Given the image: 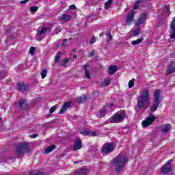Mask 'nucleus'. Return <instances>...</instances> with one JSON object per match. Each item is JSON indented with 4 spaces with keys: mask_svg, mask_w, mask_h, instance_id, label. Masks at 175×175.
Here are the masks:
<instances>
[{
    "mask_svg": "<svg viewBox=\"0 0 175 175\" xmlns=\"http://www.w3.org/2000/svg\"><path fill=\"white\" fill-rule=\"evenodd\" d=\"M59 20L63 23H68V21H70V20H72V16L69 14H62L59 17Z\"/></svg>",
    "mask_w": 175,
    "mask_h": 175,
    "instance_id": "6ab92c4d",
    "label": "nucleus"
},
{
    "mask_svg": "<svg viewBox=\"0 0 175 175\" xmlns=\"http://www.w3.org/2000/svg\"><path fill=\"white\" fill-rule=\"evenodd\" d=\"M133 85H135V79H131L129 82V88H133Z\"/></svg>",
    "mask_w": 175,
    "mask_h": 175,
    "instance_id": "f704fd0d",
    "label": "nucleus"
},
{
    "mask_svg": "<svg viewBox=\"0 0 175 175\" xmlns=\"http://www.w3.org/2000/svg\"><path fill=\"white\" fill-rule=\"evenodd\" d=\"M31 139H35V137H38V134H33L31 136Z\"/></svg>",
    "mask_w": 175,
    "mask_h": 175,
    "instance_id": "3c124183",
    "label": "nucleus"
},
{
    "mask_svg": "<svg viewBox=\"0 0 175 175\" xmlns=\"http://www.w3.org/2000/svg\"><path fill=\"white\" fill-rule=\"evenodd\" d=\"M113 1H114V0H108L105 3V8L106 9V10H107V9H109V8H110V6H111V3H113Z\"/></svg>",
    "mask_w": 175,
    "mask_h": 175,
    "instance_id": "cd10ccee",
    "label": "nucleus"
},
{
    "mask_svg": "<svg viewBox=\"0 0 175 175\" xmlns=\"http://www.w3.org/2000/svg\"><path fill=\"white\" fill-rule=\"evenodd\" d=\"M126 163H128V158L123 154H119L112 162V165L116 167L115 171L116 172L123 170Z\"/></svg>",
    "mask_w": 175,
    "mask_h": 175,
    "instance_id": "f03ea898",
    "label": "nucleus"
},
{
    "mask_svg": "<svg viewBox=\"0 0 175 175\" xmlns=\"http://www.w3.org/2000/svg\"><path fill=\"white\" fill-rule=\"evenodd\" d=\"M63 62H64V64H62V66L66 67V64H68V62H69V59H68V58H64V59H63Z\"/></svg>",
    "mask_w": 175,
    "mask_h": 175,
    "instance_id": "58836bf2",
    "label": "nucleus"
},
{
    "mask_svg": "<svg viewBox=\"0 0 175 175\" xmlns=\"http://www.w3.org/2000/svg\"><path fill=\"white\" fill-rule=\"evenodd\" d=\"M165 10L169 12V14H170V8H169V5L165 6Z\"/></svg>",
    "mask_w": 175,
    "mask_h": 175,
    "instance_id": "09e8293b",
    "label": "nucleus"
},
{
    "mask_svg": "<svg viewBox=\"0 0 175 175\" xmlns=\"http://www.w3.org/2000/svg\"><path fill=\"white\" fill-rule=\"evenodd\" d=\"M77 103H84V102L87 101V96H83L76 98Z\"/></svg>",
    "mask_w": 175,
    "mask_h": 175,
    "instance_id": "393cba45",
    "label": "nucleus"
},
{
    "mask_svg": "<svg viewBox=\"0 0 175 175\" xmlns=\"http://www.w3.org/2000/svg\"><path fill=\"white\" fill-rule=\"evenodd\" d=\"M73 58L76 59L77 58V56L76 55H73Z\"/></svg>",
    "mask_w": 175,
    "mask_h": 175,
    "instance_id": "864d4df0",
    "label": "nucleus"
},
{
    "mask_svg": "<svg viewBox=\"0 0 175 175\" xmlns=\"http://www.w3.org/2000/svg\"><path fill=\"white\" fill-rule=\"evenodd\" d=\"M139 33H140V29H135L133 32V36H137V35H139Z\"/></svg>",
    "mask_w": 175,
    "mask_h": 175,
    "instance_id": "e433bc0d",
    "label": "nucleus"
},
{
    "mask_svg": "<svg viewBox=\"0 0 175 175\" xmlns=\"http://www.w3.org/2000/svg\"><path fill=\"white\" fill-rule=\"evenodd\" d=\"M170 39H175V29L170 28Z\"/></svg>",
    "mask_w": 175,
    "mask_h": 175,
    "instance_id": "c85d7f7f",
    "label": "nucleus"
},
{
    "mask_svg": "<svg viewBox=\"0 0 175 175\" xmlns=\"http://www.w3.org/2000/svg\"><path fill=\"white\" fill-rule=\"evenodd\" d=\"M19 109L21 110H28L29 109V106L27 103V100H24V98H21L18 101Z\"/></svg>",
    "mask_w": 175,
    "mask_h": 175,
    "instance_id": "f8f14e48",
    "label": "nucleus"
},
{
    "mask_svg": "<svg viewBox=\"0 0 175 175\" xmlns=\"http://www.w3.org/2000/svg\"><path fill=\"white\" fill-rule=\"evenodd\" d=\"M161 100H162V97H161V90H157L154 92V94L153 96V104L150 107L151 113H154V111H157V110L158 109V107L159 106Z\"/></svg>",
    "mask_w": 175,
    "mask_h": 175,
    "instance_id": "20e7f679",
    "label": "nucleus"
},
{
    "mask_svg": "<svg viewBox=\"0 0 175 175\" xmlns=\"http://www.w3.org/2000/svg\"><path fill=\"white\" fill-rule=\"evenodd\" d=\"M29 175H44L43 172H30Z\"/></svg>",
    "mask_w": 175,
    "mask_h": 175,
    "instance_id": "c9c22d12",
    "label": "nucleus"
},
{
    "mask_svg": "<svg viewBox=\"0 0 175 175\" xmlns=\"http://www.w3.org/2000/svg\"><path fill=\"white\" fill-rule=\"evenodd\" d=\"M113 106H114V104L113 103L107 105L105 109H101L99 113L96 115V117H98V118H102L105 117V116H106L107 113H110V111H113V108H112Z\"/></svg>",
    "mask_w": 175,
    "mask_h": 175,
    "instance_id": "6e6552de",
    "label": "nucleus"
},
{
    "mask_svg": "<svg viewBox=\"0 0 175 175\" xmlns=\"http://www.w3.org/2000/svg\"><path fill=\"white\" fill-rule=\"evenodd\" d=\"M81 147V139H80V138L76 139L74 142L73 151H77V150H80Z\"/></svg>",
    "mask_w": 175,
    "mask_h": 175,
    "instance_id": "dca6fc26",
    "label": "nucleus"
},
{
    "mask_svg": "<svg viewBox=\"0 0 175 175\" xmlns=\"http://www.w3.org/2000/svg\"><path fill=\"white\" fill-rule=\"evenodd\" d=\"M1 121H2V119L0 118V122H1Z\"/></svg>",
    "mask_w": 175,
    "mask_h": 175,
    "instance_id": "6e6d98bb",
    "label": "nucleus"
},
{
    "mask_svg": "<svg viewBox=\"0 0 175 175\" xmlns=\"http://www.w3.org/2000/svg\"><path fill=\"white\" fill-rule=\"evenodd\" d=\"M161 133H169L172 131V125L170 124H163L160 126Z\"/></svg>",
    "mask_w": 175,
    "mask_h": 175,
    "instance_id": "ddd939ff",
    "label": "nucleus"
},
{
    "mask_svg": "<svg viewBox=\"0 0 175 175\" xmlns=\"http://www.w3.org/2000/svg\"><path fill=\"white\" fill-rule=\"evenodd\" d=\"M143 40H144V38L137 39L136 40L132 41L131 44L133 46H136L137 44H140V43H142V42H143Z\"/></svg>",
    "mask_w": 175,
    "mask_h": 175,
    "instance_id": "bb28decb",
    "label": "nucleus"
},
{
    "mask_svg": "<svg viewBox=\"0 0 175 175\" xmlns=\"http://www.w3.org/2000/svg\"><path fill=\"white\" fill-rule=\"evenodd\" d=\"M150 106V93L148 90H144L137 100V107L146 111Z\"/></svg>",
    "mask_w": 175,
    "mask_h": 175,
    "instance_id": "f257e3e1",
    "label": "nucleus"
},
{
    "mask_svg": "<svg viewBox=\"0 0 175 175\" xmlns=\"http://www.w3.org/2000/svg\"><path fill=\"white\" fill-rule=\"evenodd\" d=\"M90 172V168L87 167H82L77 170L75 173V175H84L87 174Z\"/></svg>",
    "mask_w": 175,
    "mask_h": 175,
    "instance_id": "4468645a",
    "label": "nucleus"
},
{
    "mask_svg": "<svg viewBox=\"0 0 175 175\" xmlns=\"http://www.w3.org/2000/svg\"><path fill=\"white\" fill-rule=\"evenodd\" d=\"M106 35L108 38L107 40H111V39H113V36H111V34H110V33H107Z\"/></svg>",
    "mask_w": 175,
    "mask_h": 175,
    "instance_id": "79ce46f5",
    "label": "nucleus"
},
{
    "mask_svg": "<svg viewBox=\"0 0 175 175\" xmlns=\"http://www.w3.org/2000/svg\"><path fill=\"white\" fill-rule=\"evenodd\" d=\"M115 148L116 146H114V144H105L102 146L101 153L103 154V155H109V154H111V152H113V151H114Z\"/></svg>",
    "mask_w": 175,
    "mask_h": 175,
    "instance_id": "423d86ee",
    "label": "nucleus"
},
{
    "mask_svg": "<svg viewBox=\"0 0 175 175\" xmlns=\"http://www.w3.org/2000/svg\"><path fill=\"white\" fill-rule=\"evenodd\" d=\"M56 147L57 146L55 145H51L49 146L47 148L44 150V154H50V152H51L53 150H55Z\"/></svg>",
    "mask_w": 175,
    "mask_h": 175,
    "instance_id": "b1692460",
    "label": "nucleus"
},
{
    "mask_svg": "<svg viewBox=\"0 0 175 175\" xmlns=\"http://www.w3.org/2000/svg\"><path fill=\"white\" fill-rule=\"evenodd\" d=\"M135 10H132L130 11L126 16V25H131L134 21L135 18Z\"/></svg>",
    "mask_w": 175,
    "mask_h": 175,
    "instance_id": "9b49d317",
    "label": "nucleus"
},
{
    "mask_svg": "<svg viewBox=\"0 0 175 175\" xmlns=\"http://www.w3.org/2000/svg\"><path fill=\"white\" fill-rule=\"evenodd\" d=\"M61 53L59 52L57 53V54L56 55L55 57V63L57 64V62H59V59H61Z\"/></svg>",
    "mask_w": 175,
    "mask_h": 175,
    "instance_id": "2f4dec72",
    "label": "nucleus"
},
{
    "mask_svg": "<svg viewBox=\"0 0 175 175\" xmlns=\"http://www.w3.org/2000/svg\"><path fill=\"white\" fill-rule=\"evenodd\" d=\"M31 152L29 148V144L28 142H21L16 144L15 155L16 157H20L24 155L25 153Z\"/></svg>",
    "mask_w": 175,
    "mask_h": 175,
    "instance_id": "7ed1b4c3",
    "label": "nucleus"
},
{
    "mask_svg": "<svg viewBox=\"0 0 175 175\" xmlns=\"http://www.w3.org/2000/svg\"><path fill=\"white\" fill-rule=\"evenodd\" d=\"M126 114L124 111L115 113L114 117L109 119V122L111 124H116L117 122H122L125 120Z\"/></svg>",
    "mask_w": 175,
    "mask_h": 175,
    "instance_id": "39448f33",
    "label": "nucleus"
},
{
    "mask_svg": "<svg viewBox=\"0 0 175 175\" xmlns=\"http://www.w3.org/2000/svg\"><path fill=\"white\" fill-rule=\"evenodd\" d=\"M168 42L170 43V40H168Z\"/></svg>",
    "mask_w": 175,
    "mask_h": 175,
    "instance_id": "4d7b16f0",
    "label": "nucleus"
},
{
    "mask_svg": "<svg viewBox=\"0 0 175 175\" xmlns=\"http://www.w3.org/2000/svg\"><path fill=\"white\" fill-rule=\"evenodd\" d=\"M173 63H170V64L168 66V68L166 71L167 76H169V75H172V73H174L175 68L172 67Z\"/></svg>",
    "mask_w": 175,
    "mask_h": 175,
    "instance_id": "412c9836",
    "label": "nucleus"
},
{
    "mask_svg": "<svg viewBox=\"0 0 175 175\" xmlns=\"http://www.w3.org/2000/svg\"><path fill=\"white\" fill-rule=\"evenodd\" d=\"M146 18H147V14H142L141 15V17L139 18L137 21L135 23L136 27H140V25H142V24H144V21H146Z\"/></svg>",
    "mask_w": 175,
    "mask_h": 175,
    "instance_id": "f3484780",
    "label": "nucleus"
},
{
    "mask_svg": "<svg viewBox=\"0 0 175 175\" xmlns=\"http://www.w3.org/2000/svg\"><path fill=\"white\" fill-rule=\"evenodd\" d=\"M94 54H95V50L93 49V51L90 53V54L89 55V57H94Z\"/></svg>",
    "mask_w": 175,
    "mask_h": 175,
    "instance_id": "8fccbe9b",
    "label": "nucleus"
},
{
    "mask_svg": "<svg viewBox=\"0 0 175 175\" xmlns=\"http://www.w3.org/2000/svg\"><path fill=\"white\" fill-rule=\"evenodd\" d=\"M55 110H57V107H55V106H53L50 109L49 113L51 114L52 113H54Z\"/></svg>",
    "mask_w": 175,
    "mask_h": 175,
    "instance_id": "ea45409f",
    "label": "nucleus"
},
{
    "mask_svg": "<svg viewBox=\"0 0 175 175\" xmlns=\"http://www.w3.org/2000/svg\"><path fill=\"white\" fill-rule=\"evenodd\" d=\"M48 31H51V26L41 27V29L38 31L36 40L40 42L43 40V38H46V33L48 32Z\"/></svg>",
    "mask_w": 175,
    "mask_h": 175,
    "instance_id": "0eeeda50",
    "label": "nucleus"
},
{
    "mask_svg": "<svg viewBox=\"0 0 175 175\" xmlns=\"http://www.w3.org/2000/svg\"><path fill=\"white\" fill-rule=\"evenodd\" d=\"M16 90L20 92H24V91H28V86H26L24 83H18L16 85Z\"/></svg>",
    "mask_w": 175,
    "mask_h": 175,
    "instance_id": "a211bd4d",
    "label": "nucleus"
},
{
    "mask_svg": "<svg viewBox=\"0 0 175 175\" xmlns=\"http://www.w3.org/2000/svg\"><path fill=\"white\" fill-rule=\"evenodd\" d=\"M117 70V66H110L108 68V73L109 75H114Z\"/></svg>",
    "mask_w": 175,
    "mask_h": 175,
    "instance_id": "4be33fe9",
    "label": "nucleus"
},
{
    "mask_svg": "<svg viewBox=\"0 0 175 175\" xmlns=\"http://www.w3.org/2000/svg\"><path fill=\"white\" fill-rule=\"evenodd\" d=\"M10 31H12V27L8 29L5 31V35H9V33H10Z\"/></svg>",
    "mask_w": 175,
    "mask_h": 175,
    "instance_id": "49530a36",
    "label": "nucleus"
},
{
    "mask_svg": "<svg viewBox=\"0 0 175 175\" xmlns=\"http://www.w3.org/2000/svg\"><path fill=\"white\" fill-rule=\"evenodd\" d=\"M27 2H29V0H23L20 2V3H21L22 5H24L27 3Z\"/></svg>",
    "mask_w": 175,
    "mask_h": 175,
    "instance_id": "de8ad7c7",
    "label": "nucleus"
},
{
    "mask_svg": "<svg viewBox=\"0 0 175 175\" xmlns=\"http://www.w3.org/2000/svg\"><path fill=\"white\" fill-rule=\"evenodd\" d=\"M72 51L75 53V51H76V49H74Z\"/></svg>",
    "mask_w": 175,
    "mask_h": 175,
    "instance_id": "5fc2aeb1",
    "label": "nucleus"
},
{
    "mask_svg": "<svg viewBox=\"0 0 175 175\" xmlns=\"http://www.w3.org/2000/svg\"><path fill=\"white\" fill-rule=\"evenodd\" d=\"M31 13H36L38 12V6L30 7Z\"/></svg>",
    "mask_w": 175,
    "mask_h": 175,
    "instance_id": "72a5a7b5",
    "label": "nucleus"
},
{
    "mask_svg": "<svg viewBox=\"0 0 175 175\" xmlns=\"http://www.w3.org/2000/svg\"><path fill=\"white\" fill-rule=\"evenodd\" d=\"M79 133H81V135H84L85 136H96V133L95 132L87 129L80 130Z\"/></svg>",
    "mask_w": 175,
    "mask_h": 175,
    "instance_id": "2eb2a0df",
    "label": "nucleus"
},
{
    "mask_svg": "<svg viewBox=\"0 0 175 175\" xmlns=\"http://www.w3.org/2000/svg\"><path fill=\"white\" fill-rule=\"evenodd\" d=\"M111 83V79L110 78H105L104 81L101 83V87H107V85H110Z\"/></svg>",
    "mask_w": 175,
    "mask_h": 175,
    "instance_id": "5701e85b",
    "label": "nucleus"
},
{
    "mask_svg": "<svg viewBox=\"0 0 175 175\" xmlns=\"http://www.w3.org/2000/svg\"><path fill=\"white\" fill-rule=\"evenodd\" d=\"M46 76H47V70L44 69L41 72V77H42V79H44L46 77Z\"/></svg>",
    "mask_w": 175,
    "mask_h": 175,
    "instance_id": "473e14b6",
    "label": "nucleus"
},
{
    "mask_svg": "<svg viewBox=\"0 0 175 175\" xmlns=\"http://www.w3.org/2000/svg\"><path fill=\"white\" fill-rule=\"evenodd\" d=\"M62 31V29L61 27H57L55 28V29L53 31V35H57V33H59Z\"/></svg>",
    "mask_w": 175,
    "mask_h": 175,
    "instance_id": "7c9ffc66",
    "label": "nucleus"
},
{
    "mask_svg": "<svg viewBox=\"0 0 175 175\" xmlns=\"http://www.w3.org/2000/svg\"><path fill=\"white\" fill-rule=\"evenodd\" d=\"M162 23H163V24H165L166 23V21H159V24L161 25H162Z\"/></svg>",
    "mask_w": 175,
    "mask_h": 175,
    "instance_id": "603ef678",
    "label": "nucleus"
},
{
    "mask_svg": "<svg viewBox=\"0 0 175 175\" xmlns=\"http://www.w3.org/2000/svg\"><path fill=\"white\" fill-rule=\"evenodd\" d=\"M68 107H70V102H66L64 103L62 109L59 111V114H64V113L68 110Z\"/></svg>",
    "mask_w": 175,
    "mask_h": 175,
    "instance_id": "aec40b11",
    "label": "nucleus"
},
{
    "mask_svg": "<svg viewBox=\"0 0 175 175\" xmlns=\"http://www.w3.org/2000/svg\"><path fill=\"white\" fill-rule=\"evenodd\" d=\"M87 68H88V65H85L84 66V70H85V77H86V79H91V75L90 73V70H88L87 69Z\"/></svg>",
    "mask_w": 175,
    "mask_h": 175,
    "instance_id": "a878e982",
    "label": "nucleus"
},
{
    "mask_svg": "<svg viewBox=\"0 0 175 175\" xmlns=\"http://www.w3.org/2000/svg\"><path fill=\"white\" fill-rule=\"evenodd\" d=\"M95 42H96V39L95 38V37L92 38L90 40V44H94Z\"/></svg>",
    "mask_w": 175,
    "mask_h": 175,
    "instance_id": "37998d69",
    "label": "nucleus"
},
{
    "mask_svg": "<svg viewBox=\"0 0 175 175\" xmlns=\"http://www.w3.org/2000/svg\"><path fill=\"white\" fill-rule=\"evenodd\" d=\"M173 167L172 166V160L168 161L161 168V172L163 174H167L172 172Z\"/></svg>",
    "mask_w": 175,
    "mask_h": 175,
    "instance_id": "1a4fd4ad",
    "label": "nucleus"
},
{
    "mask_svg": "<svg viewBox=\"0 0 175 175\" xmlns=\"http://www.w3.org/2000/svg\"><path fill=\"white\" fill-rule=\"evenodd\" d=\"M66 42H68V39H64L63 40V42L62 44H59L58 45L59 47H65V43H66Z\"/></svg>",
    "mask_w": 175,
    "mask_h": 175,
    "instance_id": "4c0bfd02",
    "label": "nucleus"
},
{
    "mask_svg": "<svg viewBox=\"0 0 175 175\" xmlns=\"http://www.w3.org/2000/svg\"><path fill=\"white\" fill-rule=\"evenodd\" d=\"M88 20H90V18H91V20H94V18H95V16L94 15H90L88 16H87Z\"/></svg>",
    "mask_w": 175,
    "mask_h": 175,
    "instance_id": "a18cd8bd",
    "label": "nucleus"
},
{
    "mask_svg": "<svg viewBox=\"0 0 175 175\" xmlns=\"http://www.w3.org/2000/svg\"><path fill=\"white\" fill-rule=\"evenodd\" d=\"M69 9H70V10H75V9H76V5H70L69 6Z\"/></svg>",
    "mask_w": 175,
    "mask_h": 175,
    "instance_id": "c03bdc74",
    "label": "nucleus"
},
{
    "mask_svg": "<svg viewBox=\"0 0 175 175\" xmlns=\"http://www.w3.org/2000/svg\"><path fill=\"white\" fill-rule=\"evenodd\" d=\"M154 121H155V116L152 114H150L149 117L146 118V119L142 122V126L144 128H148L150 125H152Z\"/></svg>",
    "mask_w": 175,
    "mask_h": 175,
    "instance_id": "9d476101",
    "label": "nucleus"
},
{
    "mask_svg": "<svg viewBox=\"0 0 175 175\" xmlns=\"http://www.w3.org/2000/svg\"><path fill=\"white\" fill-rule=\"evenodd\" d=\"M30 54H35V47L31 46L29 49Z\"/></svg>",
    "mask_w": 175,
    "mask_h": 175,
    "instance_id": "a19ab883",
    "label": "nucleus"
},
{
    "mask_svg": "<svg viewBox=\"0 0 175 175\" xmlns=\"http://www.w3.org/2000/svg\"><path fill=\"white\" fill-rule=\"evenodd\" d=\"M143 2V0H138L137 2H135L134 3V8L133 9H135V10H136L137 9L139 8V5H140V3H142Z\"/></svg>",
    "mask_w": 175,
    "mask_h": 175,
    "instance_id": "c756f323",
    "label": "nucleus"
}]
</instances>
